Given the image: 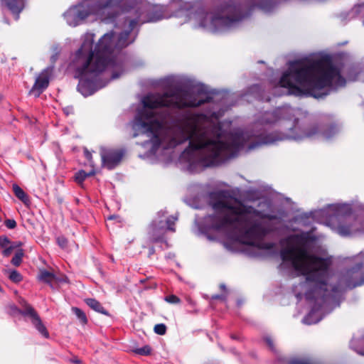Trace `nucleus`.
<instances>
[{
	"label": "nucleus",
	"mask_w": 364,
	"mask_h": 364,
	"mask_svg": "<svg viewBox=\"0 0 364 364\" xmlns=\"http://www.w3.org/2000/svg\"><path fill=\"white\" fill-rule=\"evenodd\" d=\"M166 214V212L165 210H161L158 213V216L160 218V220L157 221H153L151 223V227L153 228V230H154L158 226H160V224L161 223V218H164L165 215Z\"/></svg>",
	"instance_id": "nucleus-26"
},
{
	"label": "nucleus",
	"mask_w": 364,
	"mask_h": 364,
	"mask_svg": "<svg viewBox=\"0 0 364 364\" xmlns=\"http://www.w3.org/2000/svg\"><path fill=\"white\" fill-rule=\"evenodd\" d=\"M124 23L128 24L127 31L117 35L113 31L105 33L99 40L94 51L92 48L95 35L86 33L84 36L82 46L72 61L75 77L80 80L77 89L82 95H87L82 91L87 81L92 80L106 68L115 67L116 63L112 58L115 49L124 48L134 41V39L129 40V32L137 22L135 20H126Z\"/></svg>",
	"instance_id": "nucleus-4"
},
{
	"label": "nucleus",
	"mask_w": 364,
	"mask_h": 364,
	"mask_svg": "<svg viewBox=\"0 0 364 364\" xmlns=\"http://www.w3.org/2000/svg\"><path fill=\"white\" fill-rule=\"evenodd\" d=\"M349 80H355L356 78L349 77Z\"/></svg>",
	"instance_id": "nucleus-41"
},
{
	"label": "nucleus",
	"mask_w": 364,
	"mask_h": 364,
	"mask_svg": "<svg viewBox=\"0 0 364 364\" xmlns=\"http://www.w3.org/2000/svg\"><path fill=\"white\" fill-rule=\"evenodd\" d=\"M52 70L51 68H47L36 77L35 83L30 91L31 94L36 97H39L44 90L47 88Z\"/></svg>",
	"instance_id": "nucleus-12"
},
{
	"label": "nucleus",
	"mask_w": 364,
	"mask_h": 364,
	"mask_svg": "<svg viewBox=\"0 0 364 364\" xmlns=\"http://www.w3.org/2000/svg\"><path fill=\"white\" fill-rule=\"evenodd\" d=\"M38 279L40 282L46 283L50 287H52L53 282L57 279L55 275L53 272H48L46 269L40 270Z\"/></svg>",
	"instance_id": "nucleus-15"
},
{
	"label": "nucleus",
	"mask_w": 364,
	"mask_h": 364,
	"mask_svg": "<svg viewBox=\"0 0 364 364\" xmlns=\"http://www.w3.org/2000/svg\"><path fill=\"white\" fill-rule=\"evenodd\" d=\"M122 0H86L71 7L64 14L67 23L71 26L79 25L90 16L102 21L112 18L117 12Z\"/></svg>",
	"instance_id": "nucleus-7"
},
{
	"label": "nucleus",
	"mask_w": 364,
	"mask_h": 364,
	"mask_svg": "<svg viewBox=\"0 0 364 364\" xmlns=\"http://www.w3.org/2000/svg\"><path fill=\"white\" fill-rule=\"evenodd\" d=\"M260 9L269 12L273 8V0H250L245 5H227L210 13L200 11L194 16L198 27L211 32L225 30L247 16L250 12H245L250 4H257Z\"/></svg>",
	"instance_id": "nucleus-6"
},
{
	"label": "nucleus",
	"mask_w": 364,
	"mask_h": 364,
	"mask_svg": "<svg viewBox=\"0 0 364 364\" xmlns=\"http://www.w3.org/2000/svg\"><path fill=\"white\" fill-rule=\"evenodd\" d=\"M21 245H22L21 242H16V243L11 245L9 247H6V248L2 252V254L5 257H9L11 254V252L14 248L20 247Z\"/></svg>",
	"instance_id": "nucleus-22"
},
{
	"label": "nucleus",
	"mask_w": 364,
	"mask_h": 364,
	"mask_svg": "<svg viewBox=\"0 0 364 364\" xmlns=\"http://www.w3.org/2000/svg\"><path fill=\"white\" fill-rule=\"evenodd\" d=\"M119 76V74L113 73V74H112V79H116V78H117Z\"/></svg>",
	"instance_id": "nucleus-35"
},
{
	"label": "nucleus",
	"mask_w": 364,
	"mask_h": 364,
	"mask_svg": "<svg viewBox=\"0 0 364 364\" xmlns=\"http://www.w3.org/2000/svg\"><path fill=\"white\" fill-rule=\"evenodd\" d=\"M178 220V218L176 216H171L166 220L167 229L171 231H175V228H173L176 221Z\"/></svg>",
	"instance_id": "nucleus-24"
},
{
	"label": "nucleus",
	"mask_w": 364,
	"mask_h": 364,
	"mask_svg": "<svg viewBox=\"0 0 364 364\" xmlns=\"http://www.w3.org/2000/svg\"><path fill=\"white\" fill-rule=\"evenodd\" d=\"M358 9H364V4L359 6Z\"/></svg>",
	"instance_id": "nucleus-38"
},
{
	"label": "nucleus",
	"mask_w": 364,
	"mask_h": 364,
	"mask_svg": "<svg viewBox=\"0 0 364 364\" xmlns=\"http://www.w3.org/2000/svg\"><path fill=\"white\" fill-rule=\"evenodd\" d=\"M13 191L15 196L24 203L28 202V198L24 191L17 184H13Z\"/></svg>",
	"instance_id": "nucleus-18"
},
{
	"label": "nucleus",
	"mask_w": 364,
	"mask_h": 364,
	"mask_svg": "<svg viewBox=\"0 0 364 364\" xmlns=\"http://www.w3.org/2000/svg\"><path fill=\"white\" fill-rule=\"evenodd\" d=\"M85 156L89 161L91 160L92 154L87 149L85 150Z\"/></svg>",
	"instance_id": "nucleus-33"
},
{
	"label": "nucleus",
	"mask_w": 364,
	"mask_h": 364,
	"mask_svg": "<svg viewBox=\"0 0 364 364\" xmlns=\"http://www.w3.org/2000/svg\"><path fill=\"white\" fill-rule=\"evenodd\" d=\"M331 214L327 225L341 236H350L358 232H364L361 222L350 214L348 205H331L328 207Z\"/></svg>",
	"instance_id": "nucleus-8"
},
{
	"label": "nucleus",
	"mask_w": 364,
	"mask_h": 364,
	"mask_svg": "<svg viewBox=\"0 0 364 364\" xmlns=\"http://www.w3.org/2000/svg\"><path fill=\"white\" fill-rule=\"evenodd\" d=\"M275 141V140L267 141H266L265 143H271V142H273V141Z\"/></svg>",
	"instance_id": "nucleus-42"
},
{
	"label": "nucleus",
	"mask_w": 364,
	"mask_h": 364,
	"mask_svg": "<svg viewBox=\"0 0 364 364\" xmlns=\"http://www.w3.org/2000/svg\"><path fill=\"white\" fill-rule=\"evenodd\" d=\"M23 257V250H18L16 253L14 257L11 259V263L16 267H18L21 264L22 262V258Z\"/></svg>",
	"instance_id": "nucleus-21"
},
{
	"label": "nucleus",
	"mask_w": 364,
	"mask_h": 364,
	"mask_svg": "<svg viewBox=\"0 0 364 364\" xmlns=\"http://www.w3.org/2000/svg\"><path fill=\"white\" fill-rule=\"evenodd\" d=\"M358 353L360 355H364V350L363 351H358Z\"/></svg>",
	"instance_id": "nucleus-39"
},
{
	"label": "nucleus",
	"mask_w": 364,
	"mask_h": 364,
	"mask_svg": "<svg viewBox=\"0 0 364 364\" xmlns=\"http://www.w3.org/2000/svg\"><path fill=\"white\" fill-rule=\"evenodd\" d=\"M101 157L103 165L109 169H112L121 161L123 152L116 149H103L101 151Z\"/></svg>",
	"instance_id": "nucleus-13"
},
{
	"label": "nucleus",
	"mask_w": 364,
	"mask_h": 364,
	"mask_svg": "<svg viewBox=\"0 0 364 364\" xmlns=\"http://www.w3.org/2000/svg\"><path fill=\"white\" fill-rule=\"evenodd\" d=\"M212 299H225V296H220V295H213L212 296Z\"/></svg>",
	"instance_id": "nucleus-34"
},
{
	"label": "nucleus",
	"mask_w": 364,
	"mask_h": 364,
	"mask_svg": "<svg viewBox=\"0 0 364 364\" xmlns=\"http://www.w3.org/2000/svg\"><path fill=\"white\" fill-rule=\"evenodd\" d=\"M4 4L14 14H18L23 9V0H1Z\"/></svg>",
	"instance_id": "nucleus-16"
},
{
	"label": "nucleus",
	"mask_w": 364,
	"mask_h": 364,
	"mask_svg": "<svg viewBox=\"0 0 364 364\" xmlns=\"http://www.w3.org/2000/svg\"><path fill=\"white\" fill-rule=\"evenodd\" d=\"M220 288H221V289H223V290H225V286L224 284H221V285H220Z\"/></svg>",
	"instance_id": "nucleus-37"
},
{
	"label": "nucleus",
	"mask_w": 364,
	"mask_h": 364,
	"mask_svg": "<svg viewBox=\"0 0 364 364\" xmlns=\"http://www.w3.org/2000/svg\"><path fill=\"white\" fill-rule=\"evenodd\" d=\"M58 244L63 248L67 246L68 241L67 240L63 237H59L57 239Z\"/></svg>",
	"instance_id": "nucleus-31"
},
{
	"label": "nucleus",
	"mask_w": 364,
	"mask_h": 364,
	"mask_svg": "<svg viewBox=\"0 0 364 364\" xmlns=\"http://www.w3.org/2000/svg\"><path fill=\"white\" fill-rule=\"evenodd\" d=\"M10 244V240L6 237H0V246L1 247H6Z\"/></svg>",
	"instance_id": "nucleus-30"
},
{
	"label": "nucleus",
	"mask_w": 364,
	"mask_h": 364,
	"mask_svg": "<svg viewBox=\"0 0 364 364\" xmlns=\"http://www.w3.org/2000/svg\"><path fill=\"white\" fill-rule=\"evenodd\" d=\"M345 84L341 67L328 58L291 62L279 81L280 86L286 88L289 95H311L316 98L322 97L329 90Z\"/></svg>",
	"instance_id": "nucleus-3"
},
{
	"label": "nucleus",
	"mask_w": 364,
	"mask_h": 364,
	"mask_svg": "<svg viewBox=\"0 0 364 364\" xmlns=\"http://www.w3.org/2000/svg\"><path fill=\"white\" fill-rule=\"evenodd\" d=\"M314 314V311L310 312V313H309V314L306 317H305V318H304V322L305 323H307V324H311V323H316V322H318V320H317V321H311V317Z\"/></svg>",
	"instance_id": "nucleus-32"
},
{
	"label": "nucleus",
	"mask_w": 364,
	"mask_h": 364,
	"mask_svg": "<svg viewBox=\"0 0 364 364\" xmlns=\"http://www.w3.org/2000/svg\"><path fill=\"white\" fill-rule=\"evenodd\" d=\"M93 172L87 173L85 171L81 170L77 172L75 175V181L79 184H82L87 177L93 175Z\"/></svg>",
	"instance_id": "nucleus-19"
},
{
	"label": "nucleus",
	"mask_w": 364,
	"mask_h": 364,
	"mask_svg": "<svg viewBox=\"0 0 364 364\" xmlns=\"http://www.w3.org/2000/svg\"><path fill=\"white\" fill-rule=\"evenodd\" d=\"M5 225L9 228V229H14L16 227V222L13 220V219H8V220H6L5 222Z\"/></svg>",
	"instance_id": "nucleus-29"
},
{
	"label": "nucleus",
	"mask_w": 364,
	"mask_h": 364,
	"mask_svg": "<svg viewBox=\"0 0 364 364\" xmlns=\"http://www.w3.org/2000/svg\"><path fill=\"white\" fill-rule=\"evenodd\" d=\"M86 304L93 310L97 312L107 314L106 310L102 306V304L95 299H87L85 300Z\"/></svg>",
	"instance_id": "nucleus-17"
},
{
	"label": "nucleus",
	"mask_w": 364,
	"mask_h": 364,
	"mask_svg": "<svg viewBox=\"0 0 364 364\" xmlns=\"http://www.w3.org/2000/svg\"><path fill=\"white\" fill-rule=\"evenodd\" d=\"M208 204L213 213L205 217V223L213 229L232 232L244 244L259 247L261 240L270 230L260 212L245 205L228 191L210 193Z\"/></svg>",
	"instance_id": "nucleus-2"
},
{
	"label": "nucleus",
	"mask_w": 364,
	"mask_h": 364,
	"mask_svg": "<svg viewBox=\"0 0 364 364\" xmlns=\"http://www.w3.org/2000/svg\"><path fill=\"white\" fill-rule=\"evenodd\" d=\"M72 311L76 315L82 324L85 325L87 323V318L85 314L77 307H73Z\"/></svg>",
	"instance_id": "nucleus-20"
},
{
	"label": "nucleus",
	"mask_w": 364,
	"mask_h": 364,
	"mask_svg": "<svg viewBox=\"0 0 364 364\" xmlns=\"http://www.w3.org/2000/svg\"><path fill=\"white\" fill-rule=\"evenodd\" d=\"M256 146V145H251L249 149H254L255 147Z\"/></svg>",
	"instance_id": "nucleus-40"
},
{
	"label": "nucleus",
	"mask_w": 364,
	"mask_h": 364,
	"mask_svg": "<svg viewBox=\"0 0 364 364\" xmlns=\"http://www.w3.org/2000/svg\"><path fill=\"white\" fill-rule=\"evenodd\" d=\"M22 314L23 315L30 316L31 323L41 335H43L45 338L49 337L48 331H47L44 324L42 323V321L38 314L31 306L26 304L25 309Z\"/></svg>",
	"instance_id": "nucleus-14"
},
{
	"label": "nucleus",
	"mask_w": 364,
	"mask_h": 364,
	"mask_svg": "<svg viewBox=\"0 0 364 364\" xmlns=\"http://www.w3.org/2000/svg\"><path fill=\"white\" fill-rule=\"evenodd\" d=\"M335 133L336 129L333 127H331L327 129L324 128H320L318 126H313L302 134H294L292 131H291V133L284 135L279 138V139L282 140L284 139H292L295 140H299L304 138H321L328 139L331 138Z\"/></svg>",
	"instance_id": "nucleus-10"
},
{
	"label": "nucleus",
	"mask_w": 364,
	"mask_h": 364,
	"mask_svg": "<svg viewBox=\"0 0 364 364\" xmlns=\"http://www.w3.org/2000/svg\"><path fill=\"white\" fill-rule=\"evenodd\" d=\"M159 18H156V19H154V18H151V21H157Z\"/></svg>",
	"instance_id": "nucleus-43"
},
{
	"label": "nucleus",
	"mask_w": 364,
	"mask_h": 364,
	"mask_svg": "<svg viewBox=\"0 0 364 364\" xmlns=\"http://www.w3.org/2000/svg\"><path fill=\"white\" fill-rule=\"evenodd\" d=\"M166 331V327L164 324H156L154 326V332L159 335H164Z\"/></svg>",
	"instance_id": "nucleus-27"
},
{
	"label": "nucleus",
	"mask_w": 364,
	"mask_h": 364,
	"mask_svg": "<svg viewBox=\"0 0 364 364\" xmlns=\"http://www.w3.org/2000/svg\"><path fill=\"white\" fill-rule=\"evenodd\" d=\"M306 234H297L289 236L282 242L284 246L280 255L284 262H288L298 274L306 276L305 284L314 283L313 287L316 295L328 296L331 291L337 292L338 287H331L328 281L331 279L329 272L331 261L311 255L307 248Z\"/></svg>",
	"instance_id": "nucleus-5"
},
{
	"label": "nucleus",
	"mask_w": 364,
	"mask_h": 364,
	"mask_svg": "<svg viewBox=\"0 0 364 364\" xmlns=\"http://www.w3.org/2000/svg\"><path fill=\"white\" fill-rule=\"evenodd\" d=\"M267 341L268 344L269 345V346L272 347V341L269 339H267Z\"/></svg>",
	"instance_id": "nucleus-36"
},
{
	"label": "nucleus",
	"mask_w": 364,
	"mask_h": 364,
	"mask_svg": "<svg viewBox=\"0 0 364 364\" xmlns=\"http://www.w3.org/2000/svg\"><path fill=\"white\" fill-rule=\"evenodd\" d=\"M9 279L14 282H19L22 280L21 275L16 270L10 272Z\"/></svg>",
	"instance_id": "nucleus-25"
},
{
	"label": "nucleus",
	"mask_w": 364,
	"mask_h": 364,
	"mask_svg": "<svg viewBox=\"0 0 364 364\" xmlns=\"http://www.w3.org/2000/svg\"><path fill=\"white\" fill-rule=\"evenodd\" d=\"M205 102L208 99L197 100L191 92L179 88L163 95H147L143 97V108L133 123L136 132L134 136L145 134L150 139L153 151L159 146L171 148L190 140L180 160L187 164L186 168L191 173L218 165L235 156L245 146L246 133L221 135L219 129L213 126L205 115L192 113L184 115L172 127H165L170 117L167 112L169 108L198 107Z\"/></svg>",
	"instance_id": "nucleus-1"
},
{
	"label": "nucleus",
	"mask_w": 364,
	"mask_h": 364,
	"mask_svg": "<svg viewBox=\"0 0 364 364\" xmlns=\"http://www.w3.org/2000/svg\"><path fill=\"white\" fill-rule=\"evenodd\" d=\"M363 258L362 262H358L355 267L347 270L341 277L340 285L347 288H353L364 284V253L360 254L357 260Z\"/></svg>",
	"instance_id": "nucleus-9"
},
{
	"label": "nucleus",
	"mask_w": 364,
	"mask_h": 364,
	"mask_svg": "<svg viewBox=\"0 0 364 364\" xmlns=\"http://www.w3.org/2000/svg\"><path fill=\"white\" fill-rule=\"evenodd\" d=\"M165 301L170 304H178L180 303V299L175 295H168L165 297Z\"/></svg>",
	"instance_id": "nucleus-28"
},
{
	"label": "nucleus",
	"mask_w": 364,
	"mask_h": 364,
	"mask_svg": "<svg viewBox=\"0 0 364 364\" xmlns=\"http://www.w3.org/2000/svg\"><path fill=\"white\" fill-rule=\"evenodd\" d=\"M134 352L139 355H147L151 353V348L149 346H146L142 348H136L134 350Z\"/></svg>",
	"instance_id": "nucleus-23"
},
{
	"label": "nucleus",
	"mask_w": 364,
	"mask_h": 364,
	"mask_svg": "<svg viewBox=\"0 0 364 364\" xmlns=\"http://www.w3.org/2000/svg\"><path fill=\"white\" fill-rule=\"evenodd\" d=\"M294 110L289 107H284L277 109L274 112H265L264 118L262 119V124H273L277 122L280 118H287L289 120L292 119L291 114Z\"/></svg>",
	"instance_id": "nucleus-11"
}]
</instances>
